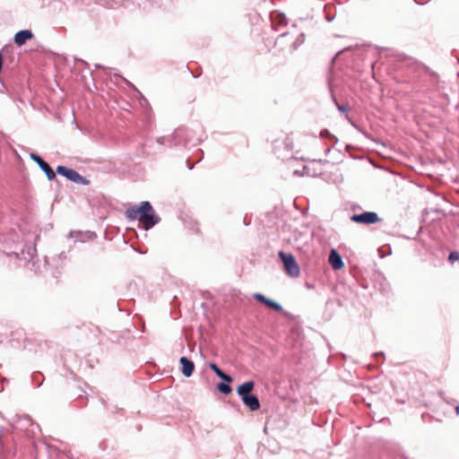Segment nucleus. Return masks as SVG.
Wrapping results in <instances>:
<instances>
[{
    "mask_svg": "<svg viewBox=\"0 0 459 459\" xmlns=\"http://www.w3.org/2000/svg\"><path fill=\"white\" fill-rule=\"evenodd\" d=\"M126 218L138 220L143 230H148L160 222V218L148 201L142 202L139 206H132L126 212Z\"/></svg>",
    "mask_w": 459,
    "mask_h": 459,
    "instance_id": "f257e3e1",
    "label": "nucleus"
},
{
    "mask_svg": "<svg viewBox=\"0 0 459 459\" xmlns=\"http://www.w3.org/2000/svg\"><path fill=\"white\" fill-rule=\"evenodd\" d=\"M255 384L253 381H247L238 387V394L241 397L243 403L251 411H256L260 407L259 400L256 395L251 394Z\"/></svg>",
    "mask_w": 459,
    "mask_h": 459,
    "instance_id": "f03ea898",
    "label": "nucleus"
},
{
    "mask_svg": "<svg viewBox=\"0 0 459 459\" xmlns=\"http://www.w3.org/2000/svg\"><path fill=\"white\" fill-rule=\"evenodd\" d=\"M279 256L284 265L285 272L291 277H298L299 275V266L295 257L291 254L282 251L279 252Z\"/></svg>",
    "mask_w": 459,
    "mask_h": 459,
    "instance_id": "7ed1b4c3",
    "label": "nucleus"
},
{
    "mask_svg": "<svg viewBox=\"0 0 459 459\" xmlns=\"http://www.w3.org/2000/svg\"><path fill=\"white\" fill-rule=\"evenodd\" d=\"M56 172L59 175L65 177L67 179L71 180L72 182H74V183H77L80 185H83V186H87L90 184V181L86 178L82 177L81 174H79L74 169H68L65 166H57Z\"/></svg>",
    "mask_w": 459,
    "mask_h": 459,
    "instance_id": "20e7f679",
    "label": "nucleus"
},
{
    "mask_svg": "<svg viewBox=\"0 0 459 459\" xmlns=\"http://www.w3.org/2000/svg\"><path fill=\"white\" fill-rule=\"evenodd\" d=\"M351 221L359 224H375L381 221L378 214L375 212H364L359 214H353L351 216Z\"/></svg>",
    "mask_w": 459,
    "mask_h": 459,
    "instance_id": "39448f33",
    "label": "nucleus"
},
{
    "mask_svg": "<svg viewBox=\"0 0 459 459\" xmlns=\"http://www.w3.org/2000/svg\"><path fill=\"white\" fill-rule=\"evenodd\" d=\"M192 132L186 127H179L171 135V142L174 145L186 144L191 142Z\"/></svg>",
    "mask_w": 459,
    "mask_h": 459,
    "instance_id": "423d86ee",
    "label": "nucleus"
},
{
    "mask_svg": "<svg viewBox=\"0 0 459 459\" xmlns=\"http://www.w3.org/2000/svg\"><path fill=\"white\" fill-rule=\"evenodd\" d=\"M30 159L33 160L39 168L45 172L46 176L49 180H53L56 178V173L51 169V167L48 165V162H46L40 156H39L37 153L31 152L30 153Z\"/></svg>",
    "mask_w": 459,
    "mask_h": 459,
    "instance_id": "0eeeda50",
    "label": "nucleus"
},
{
    "mask_svg": "<svg viewBox=\"0 0 459 459\" xmlns=\"http://www.w3.org/2000/svg\"><path fill=\"white\" fill-rule=\"evenodd\" d=\"M179 363L181 365L182 374L186 377H191L195 370V363L192 360L188 359L186 357H181L179 359Z\"/></svg>",
    "mask_w": 459,
    "mask_h": 459,
    "instance_id": "6e6552de",
    "label": "nucleus"
},
{
    "mask_svg": "<svg viewBox=\"0 0 459 459\" xmlns=\"http://www.w3.org/2000/svg\"><path fill=\"white\" fill-rule=\"evenodd\" d=\"M33 38V33L29 30H22L18 31L14 36V43L17 46H22L27 40Z\"/></svg>",
    "mask_w": 459,
    "mask_h": 459,
    "instance_id": "1a4fd4ad",
    "label": "nucleus"
},
{
    "mask_svg": "<svg viewBox=\"0 0 459 459\" xmlns=\"http://www.w3.org/2000/svg\"><path fill=\"white\" fill-rule=\"evenodd\" d=\"M329 263L334 270H339L343 266V262L338 252L333 249L329 255Z\"/></svg>",
    "mask_w": 459,
    "mask_h": 459,
    "instance_id": "9d476101",
    "label": "nucleus"
},
{
    "mask_svg": "<svg viewBox=\"0 0 459 459\" xmlns=\"http://www.w3.org/2000/svg\"><path fill=\"white\" fill-rule=\"evenodd\" d=\"M272 23L273 27L283 25L287 23V18L283 13H273L271 15Z\"/></svg>",
    "mask_w": 459,
    "mask_h": 459,
    "instance_id": "9b49d317",
    "label": "nucleus"
},
{
    "mask_svg": "<svg viewBox=\"0 0 459 459\" xmlns=\"http://www.w3.org/2000/svg\"><path fill=\"white\" fill-rule=\"evenodd\" d=\"M321 136L328 137L329 140L332 141V143L325 151V154L327 155L331 152L333 145L338 142V139L334 135L331 134L328 130L322 131Z\"/></svg>",
    "mask_w": 459,
    "mask_h": 459,
    "instance_id": "f8f14e48",
    "label": "nucleus"
},
{
    "mask_svg": "<svg viewBox=\"0 0 459 459\" xmlns=\"http://www.w3.org/2000/svg\"><path fill=\"white\" fill-rule=\"evenodd\" d=\"M84 236H88L89 238H92L95 236V234L93 232H86V233H82V232H79V231H71L70 234H69V238H76V240H79V241H82L83 242L84 241Z\"/></svg>",
    "mask_w": 459,
    "mask_h": 459,
    "instance_id": "ddd939ff",
    "label": "nucleus"
},
{
    "mask_svg": "<svg viewBox=\"0 0 459 459\" xmlns=\"http://www.w3.org/2000/svg\"><path fill=\"white\" fill-rule=\"evenodd\" d=\"M130 86H132V88L135 91L137 96H138V99H139V103L142 107H148L149 106V102L147 100V99L142 94V92L136 89L133 84L129 83Z\"/></svg>",
    "mask_w": 459,
    "mask_h": 459,
    "instance_id": "4468645a",
    "label": "nucleus"
},
{
    "mask_svg": "<svg viewBox=\"0 0 459 459\" xmlns=\"http://www.w3.org/2000/svg\"><path fill=\"white\" fill-rule=\"evenodd\" d=\"M218 390L223 394H229L231 392L230 383L221 382L217 385Z\"/></svg>",
    "mask_w": 459,
    "mask_h": 459,
    "instance_id": "2eb2a0df",
    "label": "nucleus"
},
{
    "mask_svg": "<svg viewBox=\"0 0 459 459\" xmlns=\"http://www.w3.org/2000/svg\"><path fill=\"white\" fill-rule=\"evenodd\" d=\"M214 373L216 374V376L218 377H220L224 382H227V383L232 382V377L230 375L224 373L221 368L217 369Z\"/></svg>",
    "mask_w": 459,
    "mask_h": 459,
    "instance_id": "dca6fc26",
    "label": "nucleus"
},
{
    "mask_svg": "<svg viewBox=\"0 0 459 459\" xmlns=\"http://www.w3.org/2000/svg\"><path fill=\"white\" fill-rule=\"evenodd\" d=\"M214 373L216 374V376L218 377H220L224 382H227V383L232 382V377L230 375L224 373L221 368L217 369Z\"/></svg>",
    "mask_w": 459,
    "mask_h": 459,
    "instance_id": "f3484780",
    "label": "nucleus"
},
{
    "mask_svg": "<svg viewBox=\"0 0 459 459\" xmlns=\"http://www.w3.org/2000/svg\"><path fill=\"white\" fill-rule=\"evenodd\" d=\"M156 141L159 144H161V145H164L167 143H169V145H174L171 142V136H169V137L160 136V137H158Z\"/></svg>",
    "mask_w": 459,
    "mask_h": 459,
    "instance_id": "a211bd4d",
    "label": "nucleus"
},
{
    "mask_svg": "<svg viewBox=\"0 0 459 459\" xmlns=\"http://www.w3.org/2000/svg\"><path fill=\"white\" fill-rule=\"evenodd\" d=\"M254 299L266 306H267V302H269V300H270V299H267L265 296H264L261 293H255Z\"/></svg>",
    "mask_w": 459,
    "mask_h": 459,
    "instance_id": "6ab92c4d",
    "label": "nucleus"
},
{
    "mask_svg": "<svg viewBox=\"0 0 459 459\" xmlns=\"http://www.w3.org/2000/svg\"><path fill=\"white\" fill-rule=\"evenodd\" d=\"M267 307H269L276 311H279V312L282 311V307L279 303H277L272 299H270L269 302H267Z\"/></svg>",
    "mask_w": 459,
    "mask_h": 459,
    "instance_id": "aec40b11",
    "label": "nucleus"
},
{
    "mask_svg": "<svg viewBox=\"0 0 459 459\" xmlns=\"http://www.w3.org/2000/svg\"><path fill=\"white\" fill-rule=\"evenodd\" d=\"M448 259L451 263H454V262L459 260V253L456 251L451 252L449 254Z\"/></svg>",
    "mask_w": 459,
    "mask_h": 459,
    "instance_id": "412c9836",
    "label": "nucleus"
},
{
    "mask_svg": "<svg viewBox=\"0 0 459 459\" xmlns=\"http://www.w3.org/2000/svg\"><path fill=\"white\" fill-rule=\"evenodd\" d=\"M303 40H304V35H303V34H301V35H299V39H298L297 42L293 43V48H298V45H299V44H301V43L303 42Z\"/></svg>",
    "mask_w": 459,
    "mask_h": 459,
    "instance_id": "4be33fe9",
    "label": "nucleus"
},
{
    "mask_svg": "<svg viewBox=\"0 0 459 459\" xmlns=\"http://www.w3.org/2000/svg\"><path fill=\"white\" fill-rule=\"evenodd\" d=\"M334 102H335V104H336V106H337V108H338L341 112H346V111H348V108H347L346 106H344V105H339V104L336 102V100H334Z\"/></svg>",
    "mask_w": 459,
    "mask_h": 459,
    "instance_id": "5701e85b",
    "label": "nucleus"
},
{
    "mask_svg": "<svg viewBox=\"0 0 459 459\" xmlns=\"http://www.w3.org/2000/svg\"><path fill=\"white\" fill-rule=\"evenodd\" d=\"M210 368L215 372L217 369H219L220 368L215 364V363H210Z\"/></svg>",
    "mask_w": 459,
    "mask_h": 459,
    "instance_id": "b1692460",
    "label": "nucleus"
},
{
    "mask_svg": "<svg viewBox=\"0 0 459 459\" xmlns=\"http://www.w3.org/2000/svg\"><path fill=\"white\" fill-rule=\"evenodd\" d=\"M374 357H375V358L384 357V353H383V352H377V353H374Z\"/></svg>",
    "mask_w": 459,
    "mask_h": 459,
    "instance_id": "393cba45",
    "label": "nucleus"
},
{
    "mask_svg": "<svg viewBox=\"0 0 459 459\" xmlns=\"http://www.w3.org/2000/svg\"><path fill=\"white\" fill-rule=\"evenodd\" d=\"M326 20H327L328 22H332V21L333 20V17H332V16H331V15H329V14H326Z\"/></svg>",
    "mask_w": 459,
    "mask_h": 459,
    "instance_id": "a878e982",
    "label": "nucleus"
},
{
    "mask_svg": "<svg viewBox=\"0 0 459 459\" xmlns=\"http://www.w3.org/2000/svg\"><path fill=\"white\" fill-rule=\"evenodd\" d=\"M456 413L459 414V405L455 408Z\"/></svg>",
    "mask_w": 459,
    "mask_h": 459,
    "instance_id": "bb28decb",
    "label": "nucleus"
},
{
    "mask_svg": "<svg viewBox=\"0 0 459 459\" xmlns=\"http://www.w3.org/2000/svg\"><path fill=\"white\" fill-rule=\"evenodd\" d=\"M2 440V430H0V441Z\"/></svg>",
    "mask_w": 459,
    "mask_h": 459,
    "instance_id": "cd10ccee",
    "label": "nucleus"
}]
</instances>
